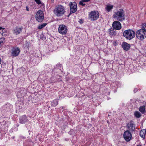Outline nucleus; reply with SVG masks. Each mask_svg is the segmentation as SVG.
I'll list each match as a JSON object with an SVG mask.
<instances>
[{"instance_id":"obj_16","label":"nucleus","mask_w":146,"mask_h":146,"mask_svg":"<svg viewBox=\"0 0 146 146\" xmlns=\"http://www.w3.org/2000/svg\"><path fill=\"white\" fill-rule=\"evenodd\" d=\"M115 31V29H113V28H111L108 30L109 34L112 36H115L116 35V33Z\"/></svg>"},{"instance_id":"obj_14","label":"nucleus","mask_w":146,"mask_h":146,"mask_svg":"<svg viewBox=\"0 0 146 146\" xmlns=\"http://www.w3.org/2000/svg\"><path fill=\"white\" fill-rule=\"evenodd\" d=\"M22 29L23 28L22 27H17L13 29V33L14 34L18 35L21 32Z\"/></svg>"},{"instance_id":"obj_25","label":"nucleus","mask_w":146,"mask_h":146,"mask_svg":"<svg viewBox=\"0 0 146 146\" xmlns=\"http://www.w3.org/2000/svg\"><path fill=\"white\" fill-rule=\"evenodd\" d=\"M84 2H83V1L82 0L80 2L79 4L80 5L84 6L86 5L85 3H84Z\"/></svg>"},{"instance_id":"obj_20","label":"nucleus","mask_w":146,"mask_h":146,"mask_svg":"<svg viewBox=\"0 0 146 146\" xmlns=\"http://www.w3.org/2000/svg\"><path fill=\"white\" fill-rule=\"evenodd\" d=\"M145 107L144 106H143L140 107L139 108V110L142 113L144 114L145 112Z\"/></svg>"},{"instance_id":"obj_24","label":"nucleus","mask_w":146,"mask_h":146,"mask_svg":"<svg viewBox=\"0 0 146 146\" xmlns=\"http://www.w3.org/2000/svg\"><path fill=\"white\" fill-rule=\"evenodd\" d=\"M46 25V23H43L41 25H39L38 26V29H41L42 28L44 27H45Z\"/></svg>"},{"instance_id":"obj_12","label":"nucleus","mask_w":146,"mask_h":146,"mask_svg":"<svg viewBox=\"0 0 146 146\" xmlns=\"http://www.w3.org/2000/svg\"><path fill=\"white\" fill-rule=\"evenodd\" d=\"M126 127L128 130L130 131H133L135 129V126L133 121H131L127 124Z\"/></svg>"},{"instance_id":"obj_6","label":"nucleus","mask_w":146,"mask_h":146,"mask_svg":"<svg viewBox=\"0 0 146 146\" xmlns=\"http://www.w3.org/2000/svg\"><path fill=\"white\" fill-rule=\"evenodd\" d=\"M67 27L63 24L59 25L58 28L59 33L62 35H66L68 32Z\"/></svg>"},{"instance_id":"obj_10","label":"nucleus","mask_w":146,"mask_h":146,"mask_svg":"<svg viewBox=\"0 0 146 146\" xmlns=\"http://www.w3.org/2000/svg\"><path fill=\"white\" fill-rule=\"evenodd\" d=\"M12 55L14 56H18L20 52V49L17 47H13L12 49Z\"/></svg>"},{"instance_id":"obj_1","label":"nucleus","mask_w":146,"mask_h":146,"mask_svg":"<svg viewBox=\"0 0 146 146\" xmlns=\"http://www.w3.org/2000/svg\"><path fill=\"white\" fill-rule=\"evenodd\" d=\"M113 17L115 20L119 21L122 22L124 21L125 18L123 10L122 9H120L114 12Z\"/></svg>"},{"instance_id":"obj_8","label":"nucleus","mask_w":146,"mask_h":146,"mask_svg":"<svg viewBox=\"0 0 146 146\" xmlns=\"http://www.w3.org/2000/svg\"><path fill=\"white\" fill-rule=\"evenodd\" d=\"M69 6L70 11L69 15L72 13L75 12L77 10V4L75 2H70L69 4Z\"/></svg>"},{"instance_id":"obj_29","label":"nucleus","mask_w":146,"mask_h":146,"mask_svg":"<svg viewBox=\"0 0 146 146\" xmlns=\"http://www.w3.org/2000/svg\"><path fill=\"white\" fill-rule=\"evenodd\" d=\"M137 146H142L141 145H137Z\"/></svg>"},{"instance_id":"obj_28","label":"nucleus","mask_w":146,"mask_h":146,"mask_svg":"<svg viewBox=\"0 0 146 146\" xmlns=\"http://www.w3.org/2000/svg\"><path fill=\"white\" fill-rule=\"evenodd\" d=\"M51 0V1L52 3H53L54 2V0Z\"/></svg>"},{"instance_id":"obj_7","label":"nucleus","mask_w":146,"mask_h":146,"mask_svg":"<svg viewBox=\"0 0 146 146\" xmlns=\"http://www.w3.org/2000/svg\"><path fill=\"white\" fill-rule=\"evenodd\" d=\"M36 19L38 22L42 21L44 19V16L43 11L40 10L38 11L36 14Z\"/></svg>"},{"instance_id":"obj_22","label":"nucleus","mask_w":146,"mask_h":146,"mask_svg":"<svg viewBox=\"0 0 146 146\" xmlns=\"http://www.w3.org/2000/svg\"><path fill=\"white\" fill-rule=\"evenodd\" d=\"M134 114L135 116L137 118H139L141 115V113L138 111H136Z\"/></svg>"},{"instance_id":"obj_9","label":"nucleus","mask_w":146,"mask_h":146,"mask_svg":"<svg viewBox=\"0 0 146 146\" xmlns=\"http://www.w3.org/2000/svg\"><path fill=\"white\" fill-rule=\"evenodd\" d=\"M131 134L129 130H127L125 131L123 134V137L126 141L128 142L131 139Z\"/></svg>"},{"instance_id":"obj_5","label":"nucleus","mask_w":146,"mask_h":146,"mask_svg":"<svg viewBox=\"0 0 146 146\" xmlns=\"http://www.w3.org/2000/svg\"><path fill=\"white\" fill-rule=\"evenodd\" d=\"M99 13L97 11H91L89 14L88 18L91 21L96 20L99 18Z\"/></svg>"},{"instance_id":"obj_30","label":"nucleus","mask_w":146,"mask_h":146,"mask_svg":"<svg viewBox=\"0 0 146 146\" xmlns=\"http://www.w3.org/2000/svg\"><path fill=\"white\" fill-rule=\"evenodd\" d=\"M27 11H28V9H27Z\"/></svg>"},{"instance_id":"obj_18","label":"nucleus","mask_w":146,"mask_h":146,"mask_svg":"<svg viewBox=\"0 0 146 146\" xmlns=\"http://www.w3.org/2000/svg\"><path fill=\"white\" fill-rule=\"evenodd\" d=\"M146 130L145 129L141 130L140 133V136L143 139H144L145 137Z\"/></svg>"},{"instance_id":"obj_11","label":"nucleus","mask_w":146,"mask_h":146,"mask_svg":"<svg viewBox=\"0 0 146 146\" xmlns=\"http://www.w3.org/2000/svg\"><path fill=\"white\" fill-rule=\"evenodd\" d=\"M112 27L113 29L117 30H120L121 28L120 23L119 21H115L112 24Z\"/></svg>"},{"instance_id":"obj_27","label":"nucleus","mask_w":146,"mask_h":146,"mask_svg":"<svg viewBox=\"0 0 146 146\" xmlns=\"http://www.w3.org/2000/svg\"><path fill=\"white\" fill-rule=\"evenodd\" d=\"M90 0H82V1H83L84 2H87L89 1Z\"/></svg>"},{"instance_id":"obj_13","label":"nucleus","mask_w":146,"mask_h":146,"mask_svg":"<svg viewBox=\"0 0 146 146\" xmlns=\"http://www.w3.org/2000/svg\"><path fill=\"white\" fill-rule=\"evenodd\" d=\"M28 121L27 117L26 115H24L21 116L19 119V123L22 124L25 123Z\"/></svg>"},{"instance_id":"obj_15","label":"nucleus","mask_w":146,"mask_h":146,"mask_svg":"<svg viewBox=\"0 0 146 146\" xmlns=\"http://www.w3.org/2000/svg\"><path fill=\"white\" fill-rule=\"evenodd\" d=\"M121 46L123 49L126 51L128 50L130 47V44L126 42H123Z\"/></svg>"},{"instance_id":"obj_19","label":"nucleus","mask_w":146,"mask_h":146,"mask_svg":"<svg viewBox=\"0 0 146 146\" xmlns=\"http://www.w3.org/2000/svg\"><path fill=\"white\" fill-rule=\"evenodd\" d=\"M6 30L5 28H2L0 27V33L1 34L2 36L5 35L6 33Z\"/></svg>"},{"instance_id":"obj_26","label":"nucleus","mask_w":146,"mask_h":146,"mask_svg":"<svg viewBox=\"0 0 146 146\" xmlns=\"http://www.w3.org/2000/svg\"><path fill=\"white\" fill-rule=\"evenodd\" d=\"M36 2L38 5L41 4V2L40 0H35Z\"/></svg>"},{"instance_id":"obj_21","label":"nucleus","mask_w":146,"mask_h":146,"mask_svg":"<svg viewBox=\"0 0 146 146\" xmlns=\"http://www.w3.org/2000/svg\"><path fill=\"white\" fill-rule=\"evenodd\" d=\"M58 101L57 100H54L51 103L52 106L54 107L56 106L58 104Z\"/></svg>"},{"instance_id":"obj_4","label":"nucleus","mask_w":146,"mask_h":146,"mask_svg":"<svg viewBox=\"0 0 146 146\" xmlns=\"http://www.w3.org/2000/svg\"><path fill=\"white\" fill-rule=\"evenodd\" d=\"M123 35L127 39L131 40L135 37V33L132 30H127L123 32Z\"/></svg>"},{"instance_id":"obj_23","label":"nucleus","mask_w":146,"mask_h":146,"mask_svg":"<svg viewBox=\"0 0 146 146\" xmlns=\"http://www.w3.org/2000/svg\"><path fill=\"white\" fill-rule=\"evenodd\" d=\"M5 42V38H2L0 39V47Z\"/></svg>"},{"instance_id":"obj_17","label":"nucleus","mask_w":146,"mask_h":146,"mask_svg":"<svg viewBox=\"0 0 146 146\" xmlns=\"http://www.w3.org/2000/svg\"><path fill=\"white\" fill-rule=\"evenodd\" d=\"M113 5L110 4H108L106 5L105 9L108 12H109L113 9Z\"/></svg>"},{"instance_id":"obj_2","label":"nucleus","mask_w":146,"mask_h":146,"mask_svg":"<svg viewBox=\"0 0 146 146\" xmlns=\"http://www.w3.org/2000/svg\"><path fill=\"white\" fill-rule=\"evenodd\" d=\"M65 12V8L62 5L57 6L54 10V14L58 17L62 16Z\"/></svg>"},{"instance_id":"obj_3","label":"nucleus","mask_w":146,"mask_h":146,"mask_svg":"<svg viewBox=\"0 0 146 146\" xmlns=\"http://www.w3.org/2000/svg\"><path fill=\"white\" fill-rule=\"evenodd\" d=\"M136 36L138 39L143 40L146 37V31L144 27L137 30L136 33Z\"/></svg>"}]
</instances>
